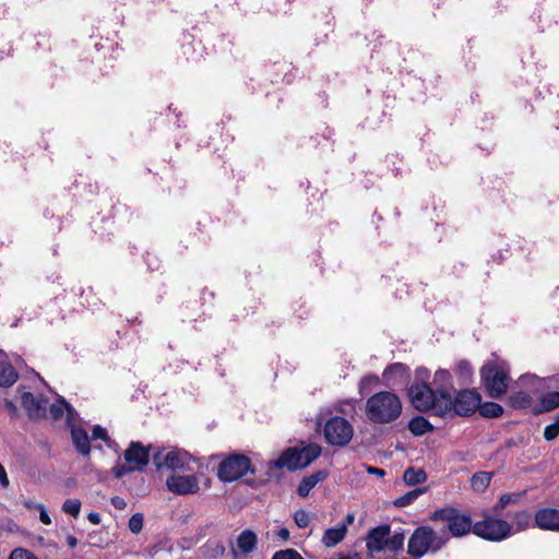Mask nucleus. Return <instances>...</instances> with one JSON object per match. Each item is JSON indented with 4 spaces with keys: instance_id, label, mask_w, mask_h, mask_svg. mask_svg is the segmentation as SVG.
<instances>
[{
    "instance_id": "nucleus-32",
    "label": "nucleus",
    "mask_w": 559,
    "mask_h": 559,
    "mask_svg": "<svg viewBox=\"0 0 559 559\" xmlns=\"http://www.w3.org/2000/svg\"><path fill=\"white\" fill-rule=\"evenodd\" d=\"M454 372L457 377L461 378L463 383H466L469 381L473 374V368L467 360H461L456 364Z\"/></svg>"
},
{
    "instance_id": "nucleus-13",
    "label": "nucleus",
    "mask_w": 559,
    "mask_h": 559,
    "mask_svg": "<svg viewBox=\"0 0 559 559\" xmlns=\"http://www.w3.org/2000/svg\"><path fill=\"white\" fill-rule=\"evenodd\" d=\"M68 426L71 430L72 442L78 452L82 455H87L91 451V438L85 428L82 427L80 418L76 417ZM96 439H105V429L100 426H95L93 429L92 440Z\"/></svg>"
},
{
    "instance_id": "nucleus-44",
    "label": "nucleus",
    "mask_w": 559,
    "mask_h": 559,
    "mask_svg": "<svg viewBox=\"0 0 559 559\" xmlns=\"http://www.w3.org/2000/svg\"><path fill=\"white\" fill-rule=\"evenodd\" d=\"M366 472L370 475H376L378 477H384L385 476V471L382 469V468H378V467H374V466H369L367 465L366 466Z\"/></svg>"
},
{
    "instance_id": "nucleus-45",
    "label": "nucleus",
    "mask_w": 559,
    "mask_h": 559,
    "mask_svg": "<svg viewBox=\"0 0 559 559\" xmlns=\"http://www.w3.org/2000/svg\"><path fill=\"white\" fill-rule=\"evenodd\" d=\"M111 503L118 510H122L127 507L126 500L118 496L111 498Z\"/></svg>"
},
{
    "instance_id": "nucleus-41",
    "label": "nucleus",
    "mask_w": 559,
    "mask_h": 559,
    "mask_svg": "<svg viewBox=\"0 0 559 559\" xmlns=\"http://www.w3.org/2000/svg\"><path fill=\"white\" fill-rule=\"evenodd\" d=\"M37 510L39 511V520H40L44 524H46V525L51 524V519H50V516H49V514H48V512H47V510H46L45 506H44V504H38V506H37Z\"/></svg>"
},
{
    "instance_id": "nucleus-9",
    "label": "nucleus",
    "mask_w": 559,
    "mask_h": 559,
    "mask_svg": "<svg viewBox=\"0 0 559 559\" xmlns=\"http://www.w3.org/2000/svg\"><path fill=\"white\" fill-rule=\"evenodd\" d=\"M473 533L486 540L501 542L513 535V526L504 520L486 515L483 521L474 523Z\"/></svg>"
},
{
    "instance_id": "nucleus-47",
    "label": "nucleus",
    "mask_w": 559,
    "mask_h": 559,
    "mask_svg": "<svg viewBox=\"0 0 559 559\" xmlns=\"http://www.w3.org/2000/svg\"><path fill=\"white\" fill-rule=\"evenodd\" d=\"M355 521V515L354 513H348L344 520L342 521V523H338L341 526H345L346 531L348 530V526L352 525Z\"/></svg>"
},
{
    "instance_id": "nucleus-6",
    "label": "nucleus",
    "mask_w": 559,
    "mask_h": 559,
    "mask_svg": "<svg viewBox=\"0 0 559 559\" xmlns=\"http://www.w3.org/2000/svg\"><path fill=\"white\" fill-rule=\"evenodd\" d=\"M404 540V530L400 528L391 534V527L389 525H379L368 532L366 545L370 552H379L382 550L396 552L403 549Z\"/></svg>"
},
{
    "instance_id": "nucleus-18",
    "label": "nucleus",
    "mask_w": 559,
    "mask_h": 559,
    "mask_svg": "<svg viewBox=\"0 0 559 559\" xmlns=\"http://www.w3.org/2000/svg\"><path fill=\"white\" fill-rule=\"evenodd\" d=\"M534 525L542 531L559 532V508L538 509L534 515Z\"/></svg>"
},
{
    "instance_id": "nucleus-28",
    "label": "nucleus",
    "mask_w": 559,
    "mask_h": 559,
    "mask_svg": "<svg viewBox=\"0 0 559 559\" xmlns=\"http://www.w3.org/2000/svg\"><path fill=\"white\" fill-rule=\"evenodd\" d=\"M492 474L488 472H478L473 475L471 486L474 491L483 492L489 486Z\"/></svg>"
},
{
    "instance_id": "nucleus-12",
    "label": "nucleus",
    "mask_w": 559,
    "mask_h": 559,
    "mask_svg": "<svg viewBox=\"0 0 559 559\" xmlns=\"http://www.w3.org/2000/svg\"><path fill=\"white\" fill-rule=\"evenodd\" d=\"M251 469V461L243 454H230L222 461L217 469L218 478L224 483L235 481Z\"/></svg>"
},
{
    "instance_id": "nucleus-26",
    "label": "nucleus",
    "mask_w": 559,
    "mask_h": 559,
    "mask_svg": "<svg viewBox=\"0 0 559 559\" xmlns=\"http://www.w3.org/2000/svg\"><path fill=\"white\" fill-rule=\"evenodd\" d=\"M17 380V373L8 362H0V385L11 386Z\"/></svg>"
},
{
    "instance_id": "nucleus-1",
    "label": "nucleus",
    "mask_w": 559,
    "mask_h": 559,
    "mask_svg": "<svg viewBox=\"0 0 559 559\" xmlns=\"http://www.w3.org/2000/svg\"><path fill=\"white\" fill-rule=\"evenodd\" d=\"M430 372L426 368H417L416 381L408 388L412 405L419 412H431L441 417L449 411V395H442L426 382Z\"/></svg>"
},
{
    "instance_id": "nucleus-5",
    "label": "nucleus",
    "mask_w": 559,
    "mask_h": 559,
    "mask_svg": "<svg viewBox=\"0 0 559 559\" xmlns=\"http://www.w3.org/2000/svg\"><path fill=\"white\" fill-rule=\"evenodd\" d=\"M321 452L322 449L317 443H310L300 449L288 448L280 455L277 460L271 461L269 463V468H287L288 471L304 468L310 465L316 459H318Z\"/></svg>"
},
{
    "instance_id": "nucleus-51",
    "label": "nucleus",
    "mask_w": 559,
    "mask_h": 559,
    "mask_svg": "<svg viewBox=\"0 0 559 559\" xmlns=\"http://www.w3.org/2000/svg\"><path fill=\"white\" fill-rule=\"evenodd\" d=\"M67 543L71 548H74L78 545V539L74 536L69 535L67 537Z\"/></svg>"
},
{
    "instance_id": "nucleus-25",
    "label": "nucleus",
    "mask_w": 559,
    "mask_h": 559,
    "mask_svg": "<svg viewBox=\"0 0 559 559\" xmlns=\"http://www.w3.org/2000/svg\"><path fill=\"white\" fill-rule=\"evenodd\" d=\"M403 479L408 486H416L423 484L427 479V475L424 469L416 467H408L405 469Z\"/></svg>"
},
{
    "instance_id": "nucleus-37",
    "label": "nucleus",
    "mask_w": 559,
    "mask_h": 559,
    "mask_svg": "<svg viewBox=\"0 0 559 559\" xmlns=\"http://www.w3.org/2000/svg\"><path fill=\"white\" fill-rule=\"evenodd\" d=\"M294 521L299 528H305L310 523V516L307 511L299 509L294 513Z\"/></svg>"
},
{
    "instance_id": "nucleus-46",
    "label": "nucleus",
    "mask_w": 559,
    "mask_h": 559,
    "mask_svg": "<svg viewBox=\"0 0 559 559\" xmlns=\"http://www.w3.org/2000/svg\"><path fill=\"white\" fill-rule=\"evenodd\" d=\"M9 484H10V481H9L7 472H5L4 467L0 464V485L3 488H7L9 486Z\"/></svg>"
},
{
    "instance_id": "nucleus-2",
    "label": "nucleus",
    "mask_w": 559,
    "mask_h": 559,
    "mask_svg": "<svg viewBox=\"0 0 559 559\" xmlns=\"http://www.w3.org/2000/svg\"><path fill=\"white\" fill-rule=\"evenodd\" d=\"M402 409L401 399L391 391H381L372 394L365 405L366 417L373 425H388L397 420Z\"/></svg>"
},
{
    "instance_id": "nucleus-43",
    "label": "nucleus",
    "mask_w": 559,
    "mask_h": 559,
    "mask_svg": "<svg viewBox=\"0 0 559 559\" xmlns=\"http://www.w3.org/2000/svg\"><path fill=\"white\" fill-rule=\"evenodd\" d=\"M275 535L278 539L287 542L290 537V532L286 527H281L278 531H276Z\"/></svg>"
},
{
    "instance_id": "nucleus-27",
    "label": "nucleus",
    "mask_w": 559,
    "mask_h": 559,
    "mask_svg": "<svg viewBox=\"0 0 559 559\" xmlns=\"http://www.w3.org/2000/svg\"><path fill=\"white\" fill-rule=\"evenodd\" d=\"M427 491V488H415L393 501V506L397 508H404L412 504L415 500H417L421 495Z\"/></svg>"
},
{
    "instance_id": "nucleus-31",
    "label": "nucleus",
    "mask_w": 559,
    "mask_h": 559,
    "mask_svg": "<svg viewBox=\"0 0 559 559\" xmlns=\"http://www.w3.org/2000/svg\"><path fill=\"white\" fill-rule=\"evenodd\" d=\"M478 408L480 415L486 418H497L503 414V407L495 402H486Z\"/></svg>"
},
{
    "instance_id": "nucleus-16",
    "label": "nucleus",
    "mask_w": 559,
    "mask_h": 559,
    "mask_svg": "<svg viewBox=\"0 0 559 559\" xmlns=\"http://www.w3.org/2000/svg\"><path fill=\"white\" fill-rule=\"evenodd\" d=\"M166 486L176 495L195 493L200 488L194 475H171L167 478Z\"/></svg>"
},
{
    "instance_id": "nucleus-23",
    "label": "nucleus",
    "mask_w": 559,
    "mask_h": 559,
    "mask_svg": "<svg viewBox=\"0 0 559 559\" xmlns=\"http://www.w3.org/2000/svg\"><path fill=\"white\" fill-rule=\"evenodd\" d=\"M408 429L414 436H424L433 430V426L423 416H415L408 423Z\"/></svg>"
},
{
    "instance_id": "nucleus-8",
    "label": "nucleus",
    "mask_w": 559,
    "mask_h": 559,
    "mask_svg": "<svg viewBox=\"0 0 559 559\" xmlns=\"http://www.w3.org/2000/svg\"><path fill=\"white\" fill-rule=\"evenodd\" d=\"M431 520L445 522L447 531L453 537H462L471 531L473 532L474 524L472 518L455 508L448 507L436 510L431 515Z\"/></svg>"
},
{
    "instance_id": "nucleus-4",
    "label": "nucleus",
    "mask_w": 559,
    "mask_h": 559,
    "mask_svg": "<svg viewBox=\"0 0 559 559\" xmlns=\"http://www.w3.org/2000/svg\"><path fill=\"white\" fill-rule=\"evenodd\" d=\"M449 537L445 530L440 533L433 531L430 526H419L411 535L407 544V552L414 558L419 559L427 552H437L448 543Z\"/></svg>"
},
{
    "instance_id": "nucleus-35",
    "label": "nucleus",
    "mask_w": 559,
    "mask_h": 559,
    "mask_svg": "<svg viewBox=\"0 0 559 559\" xmlns=\"http://www.w3.org/2000/svg\"><path fill=\"white\" fill-rule=\"evenodd\" d=\"M271 559H304L302 556L293 548L281 549L273 554Z\"/></svg>"
},
{
    "instance_id": "nucleus-3",
    "label": "nucleus",
    "mask_w": 559,
    "mask_h": 559,
    "mask_svg": "<svg viewBox=\"0 0 559 559\" xmlns=\"http://www.w3.org/2000/svg\"><path fill=\"white\" fill-rule=\"evenodd\" d=\"M510 368L507 361L493 358L484 364L480 369L481 383L491 399L502 397L510 383Z\"/></svg>"
},
{
    "instance_id": "nucleus-14",
    "label": "nucleus",
    "mask_w": 559,
    "mask_h": 559,
    "mask_svg": "<svg viewBox=\"0 0 559 559\" xmlns=\"http://www.w3.org/2000/svg\"><path fill=\"white\" fill-rule=\"evenodd\" d=\"M152 461L157 469H183L189 464L190 455L186 451L157 449L152 454Z\"/></svg>"
},
{
    "instance_id": "nucleus-39",
    "label": "nucleus",
    "mask_w": 559,
    "mask_h": 559,
    "mask_svg": "<svg viewBox=\"0 0 559 559\" xmlns=\"http://www.w3.org/2000/svg\"><path fill=\"white\" fill-rule=\"evenodd\" d=\"M9 559H37L29 550L24 548H15L9 556Z\"/></svg>"
},
{
    "instance_id": "nucleus-20",
    "label": "nucleus",
    "mask_w": 559,
    "mask_h": 559,
    "mask_svg": "<svg viewBox=\"0 0 559 559\" xmlns=\"http://www.w3.org/2000/svg\"><path fill=\"white\" fill-rule=\"evenodd\" d=\"M49 413L53 419H59L66 416L67 424L73 421L78 414L74 408L69 405L63 399L57 401V403L51 404L49 407Z\"/></svg>"
},
{
    "instance_id": "nucleus-10",
    "label": "nucleus",
    "mask_w": 559,
    "mask_h": 559,
    "mask_svg": "<svg viewBox=\"0 0 559 559\" xmlns=\"http://www.w3.org/2000/svg\"><path fill=\"white\" fill-rule=\"evenodd\" d=\"M323 436L328 444L346 447L353 439V425L344 417L333 416L323 425Z\"/></svg>"
},
{
    "instance_id": "nucleus-49",
    "label": "nucleus",
    "mask_w": 559,
    "mask_h": 559,
    "mask_svg": "<svg viewBox=\"0 0 559 559\" xmlns=\"http://www.w3.org/2000/svg\"><path fill=\"white\" fill-rule=\"evenodd\" d=\"M87 518L93 524H99L102 520L100 514L96 512H91Z\"/></svg>"
},
{
    "instance_id": "nucleus-7",
    "label": "nucleus",
    "mask_w": 559,
    "mask_h": 559,
    "mask_svg": "<svg viewBox=\"0 0 559 559\" xmlns=\"http://www.w3.org/2000/svg\"><path fill=\"white\" fill-rule=\"evenodd\" d=\"M153 448L144 447L140 441H132L124 451V463L118 462L111 469L115 477L120 478L124 474L141 471L150 461V451Z\"/></svg>"
},
{
    "instance_id": "nucleus-50",
    "label": "nucleus",
    "mask_w": 559,
    "mask_h": 559,
    "mask_svg": "<svg viewBox=\"0 0 559 559\" xmlns=\"http://www.w3.org/2000/svg\"><path fill=\"white\" fill-rule=\"evenodd\" d=\"M106 442H107V448L114 449L116 453L118 452V444L115 441H112L108 436H107Z\"/></svg>"
},
{
    "instance_id": "nucleus-19",
    "label": "nucleus",
    "mask_w": 559,
    "mask_h": 559,
    "mask_svg": "<svg viewBox=\"0 0 559 559\" xmlns=\"http://www.w3.org/2000/svg\"><path fill=\"white\" fill-rule=\"evenodd\" d=\"M436 392L442 395H450L453 388L452 376L447 369H439L435 372L432 383L430 384Z\"/></svg>"
},
{
    "instance_id": "nucleus-33",
    "label": "nucleus",
    "mask_w": 559,
    "mask_h": 559,
    "mask_svg": "<svg viewBox=\"0 0 559 559\" xmlns=\"http://www.w3.org/2000/svg\"><path fill=\"white\" fill-rule=\"evenodd\" d=\"M62 511L74 518L79 516L81 511V502L78 499H67L62 504Z\"/></svg>"
},
{
    "instance_id": "nucleus-38",
    "label": "nucleus",
    "mask_w": 559,
    "mask_h": 559,
    "mask_svg": "<svg viewBox=\"0 0 559 559\" xmlns=\"http://www.w3.org/2000/svg\"><path fill=\"white\" fill-rule=\"evenodd\" d=\"M406 371V367L403 364H393L386 367L383 371V377L390 379L392 374H403Z\"/></svg>"
},
{
    "instance_id": "nucleus-42",
    "label": "nucleus",
    "mask_w": 559,
    "mask_h": 559,
    "mask_svg": "<svg viewBox=\"0 0 559 559\" xmlns=\"http://www.w3.org/2000/svg\"><path fill=\"white\" fill-rule=\"evenodd\" d=\"M378 378L376 376L365 377L359 382V391L362 393L364 389L372 383H377Z\"/></svg>"
},
{
    "instance_id": "nucleus-24",
    "label": "nucleus",
    "mask_w": 559,
    "mask_h": 559,
    "mask_svg": "<svg viewBox=\"0 0 559 559\" xmlns=\"http://www.w3.org/2000/svg\"><path fill=\"white\" fill-rule=\"evenodd\" d=\"M513 534L527 530L532 525V515L527 510L514 513L512 524Z\"/></svg>"
},
{
    "instance_id": "nucleus-48",
    "label": "nucleus",
    "mask_w": 559,
    "mask_h": 559,
    "mask_svg": "<svg viewBox=\"0 0 559 559\" xmlns=\"http://www.w3.org/2000/svg\"><path fill=\"white\" fill-rule=\"evenodd\" d=\"M4 405H5L7 409L9 411V413L12 416H16L17 415V407H16V405L12 401L5 400L4 401Z\"/></svg>"
},
{
    "instance_id": "nucleus-30",
    "label": "nucleus",
    "mask_w": 559,
    "mask_h": 559,
    "mask_svg": "<svg viewBox=\"0 0 559 559\" xmlns=\"http://www.w3.org/2000/svg\"><path fill=\"white\" fill-rule=\"evenodd\" d=\"M540 412H549L559 407V392H549L542 395L539 400Z\"/></svg>"
},
{
    "instance_id": "nucleus-36",
    "label": "nucleus",
    "mask_w": 559,
    "mask_h": 559,
    "mask_svg": "<svg viewBox=\"0 0 559 559\" xmlns=\"http://www.w3.org/2000/svg\"><path fill=\"white\" fill-rule=\"evenodd\" d=\"M143 521H144V518H143L142 513H134L129 520V523H128L129 530L133 534H139L143 528Z\"/></svg>"
},
{
    "instance_id": "nucleus-29",
    "label": "nucleus",
    "mask_w": 559,
    "mask_h": 559,
    "mask_svg": "<svg viewBox=\"0 0 559 559\" xmlns=\"http://www.w3.org/2000/svg\"><path fill=\"white\" fill-rule=\"evenodd\" d=\"M523 493L521 492H514V493H504L500 497L497 504L492 508V512L496 516L501 515L502 510L511 503H518L520 499L522 498Z\"/></svg>"
},
{
    "instance_id": "nucleus-17",
    "label": "nucleus",
    "mask_w": 559,
    "mask_h": 559,
    "mask_svg": "<svg viewBox=\"0 0 559 559\" xmlns=\"http://www.w3.org/2000/svg\"><path fill=\"white\" fill-rule=\"evenodd\" d=\"M258 536L251 530H243L236 538V545L231 548L234 559H243L257 549Z\"/></svg>"
},
{
    "instance_id": "nucleus-52",
    "label": "nucleus",
    "mask_w": 559,
    "mask_h": 559,
    "mask_svg": "<svg viewBox=\"0 0 559 559\" xmlns=\"http://www.w3.org/2000/svg\"><path fill=\"white\" fill-rule=\"evenodd\" d=\"M38 504H39V503H36V502H34V501H31V500H28V501H25V502H24V506H25L27 509H37V506H38Z\"/></svg>"
},
{
    "instance_id": "nucleus-11",
    "label": "nucleus",
    "mask_w": 559,
    "mask_h": 559,
    "mask_svg": "<svg viewBox=\"0 0 559 559\" xmlns=\"http://www.w3.org/2000/svg\"><path fill=\"white\" fill-rule=\"evenodd\" d=\"M480 402L481 396L476 390H461L456 393L455 397H452L451 394L449 395V411L441 417H453L454 415L469 416L478 409Z\"/></svg>"
},
{
    "instance_id": "nucleus-15",
    "label": "nucleus",
    "mask_w": 559,
    "mask_h": 559,
    "mask_svg": "<svg viewBox=\"0 0 559 559\" xmlns=\"http://www.w3.org/2000/svg\"><path fill=\"white\" fill-rule=\"evenodd\" d=\"M20 400L27 416L33 419L44 418L48 411V401L41 394L19 391Z\"/></svg>"
},
{
    "instance_id": "nucleus-21",
    "label": "nucleus",
    "mask_w": 559,
    "mask_h": 559,
    "mask_svg": "<svg viewBox=\"0 0 559 559\" xmlns=\"http://www.w3.org/2000/svg\"><path fill=\"white\" fill-rule=\"evenodd\" d=\"M326 476V472L318 471L309 476L304 477L297 488L298 495L302 498H306L317 486V484L324 480Z\"/></svg>"
},
{
    "instance_id": "nucleus-40",
    "label": "nucleus",
    "mask_w": 559,
    "mask_h": 559,
    "mask_svg": "<svg viewBox=\"0 0 559 559\" xmlns=\"http://www.w3.org/2000/svg\"><path fill=\"white\" fill-rule=\"evenodd\" d=\"M513 406H525L528 404L530 399L527 394L520 392L511 399Z\"/></svg>"
},
{
    "instance_id": "nucleus-34",
    "label": "nucleus",
    "mask_w": 559,
    "mask_h": 559,
    "mask_svg": "<svg viewBox=\"0 0 559 559\" xmlns=\"http://www.w3.org/2000/svg\"><path fill=\"white\" fill-rule=\"evenodd\" d=\"M559 435V415L556 416L555 420L547 425L544 430V438L547 441L556 439Z\"/></svg>"
},
{
    "instance_id": "nucleus-22",
    "label": "nucleus",
    "mask_w": 559,
    "mask_h": 559,
    "mask_svg": "<svg viewBox=\"0 0 559 559\" xmlns=\"http://www.w3.org/2000/svg\"><path fill=\"white\" fill-rule=\"evenodd\" d=\"M346 533L345 526L337 524L323 533L321 543L328 548L334 547L345 538Z\"/></svg>"
}]
</instances>
